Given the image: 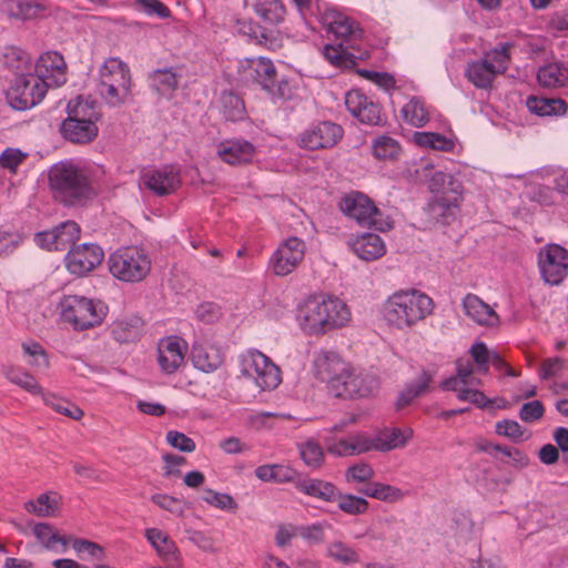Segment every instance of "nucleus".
<instances>
[{
  "label": "nucleus",
  "instance_id": "52",
  "mask_svg": "<svg viewBox=\"0 0 568 568\" xmlns=\"http://www.w3.org/2000/svg\"><path fill=\"white\" fill-rule=\"evenodd\" d=\"M290 414L260 412L246 416V425L254 430L272 429L275 424L273 419H292Z\"/></svg>",
  "mask_w": 568,
  "mask_h": 568
},
{
  "label": "nucleus",
  "instance_id": "2",
  "mask_svg": "<svg viewBox=\"0 0 568 568\" xmlns=\"http://www.w3.org/2000/svg\"><path fill=\"white\" fill-rule=\"evenodd\" d=\"M352 314L347 304L329 294H312L302 298L295 308V322L311 336H321L346 326Z\"/></svg>",
  "mask_w": 568,
  "mask_h": 568
},
{
  "label": "nucleus",
  "instance_id": "64",
  "mask_svg": "<svg viewBox=\"0 0 568 568\" xmlns=\"http://www.w3.org/2000/svg\"><path fill=\"white\" fill-rule=\"evenodd\" d=\"M374 476V470L369 464L358 463L346 469L345 478L347 483H366Z\"/></svg>",
  "mask_w": 568,
  "mask_h": 568
},
{
  "label": "nucleus",
  "instance_id": "4",
  "mask_svg": "<svg viewBox=\"0 0 568 568\" xmlns=\"http://www.w3.org/2000/svg\"><path fill=\"white\" fill-rule=\"evenodd\" d=\"M67 114L60 128L67 141L85 145L98 138L102 112L97 101L79 95L68 102Z\"/></svg>",
  "mask_w": 568,
  "mask_h": 568
},
{
  "label": "nucleus",
  "instance_id": "13",
  "mask_svg": "<svg viewBox=\"0 0 568 568\" xmlns=\"http://www.w3.org/2000/svg\"><path fill=\"white\" fill-rule=\"evenodd\" d=\"M341 211L363 226H374L379 231L392 227L389 221L381 219L382 213L374 202L365 194L353 192L346 194L339 202Z\"/></svg>",
  "mask_w": 568,
  "mask_h": 568
},
{
  "label": "nucleus",
  "instance_id": "43",
  "mask_svg": "<svg viewBox=\"0 0 568 568\" xmlns=\"http://www.w3.org/2000/svg\"><path fill=\"white\" fill-rule=\"evenodd\" d=\"M38 541L48 550L64 552L68 540L48 524L38 523Z\"/></svg>",
  "mask_w": 568,
  "mask_h": 568
},
{
  "label": "nucleus",
  "instance_id": "63",
  "mask_svg": "<svg viewBox=\"0 0 568 568\" xmlns=\"http://www.w3.org/2000/svg\"><path fill=\"white\" fill-rule=\"evenodd\" d=\"M233 29L237 34L246 37L250 40H258L264 37L263 29L251 19H236Z\"/></svg>",
  "mask_w": 568,
  "mask_h": 568
},
{
  "label": "nucleus",
  "instance_id": "57",
  "mask_svg": "<svg viewBox=\"0 0 568 568\" xmlns=\"http://www.w3.org/2000/svg\"><path fill=\"white\" fill-rule=\"evenodd\" d=\"M329 527L327 521H317L311 525L297 526V536L308 544H321L325 538V529Z\"/></svg>",
  "mask_w": 568,
  "mask_h": 568
},
{
  "label": "nucleus",
  "instance_id": "1",
  "mask_svg": "<svg viewBox=\"0 0 568 568\" xmlns=\"http://www.w3.org/2000/svg\"><path fill=\"white\" fill-rule=\"evenodd\" d=\"M105 170L101 164L84 159H70L53 164L49 183L61 200L69 205L80 204L94 194V184L103 179Z\"/></svg>",
  "mask_w": 568,
  "mask_h": 568
},
{
  "label": "nucleus",
  "instance_id": "12",
  "mask_svg": "<svg viewBox=\"0 0 568 568\" xmlns=\"http://www.w3.org/2000/svg\"><path fill=\"white\" fill-rule=\"evenodd\" d=\"M509 45L501 44L487 52L481 60L470 62L465 71L469 82L476 88L487 89L491 85L495 77L508 68Z\"/></svg>",
  "mask_w": 568,
  "mask_h": 568
},
{
  "label": "nucleus",
  "instance_id": "30",
  "mask_svg": "<svg viewBox=\"0 0 568 568\" xmlns=\"http://www.w3.org/2000/svg\"><path fill=\"white\" fill-rule=\"evenodd\" d=\"M463 310L470 321L480 326L496 327L499 324L498 314L475 294H467L463 298Z\"/></svg>",
  "mask_w": 568,
  "mask_h": 568
},
{
  "label": "nucleus",
  "instance_id": "46",
  "mask_svg": "<svg viewBox=\"0 0 568 568\" xmlns=\"http://www.w3.org/2000/svg\"><path fill=\"white\" fill-rule=\"evenodd\" d=\"M221 110L223 116L229 121H241L245 116L243 100L232 92H224L221 97Z\"/></svg>",
  "mask_w": 568,
  "mask_h": 568
},
{
  "label": "nucleus",
  "instance_id": "3",
  "mask_svg": "<svg viewBox=\"0 0 568 568\" xmlns=\"http://www.w3.org/2000/svg\"><path fill=\"white\" fill-rule=\"evenodd\" d=\"M434 310L433 300L415 288L398 290L382 305L386 324L395 329L406 331L424 321Z\"/></svg>",
  "mask_w": 568,
  "mask_h": 568
},
{
  "label": "nucleus",
  "instance_id": "6",
  "mask_svg": "<svg viewBox=\"0 0 568 568\" xmlns=\"http://www.w3.org/2000/svg\"><path fill=\"white\" fill-rule=\"evenodd\" d=\"M481 381L473 376V367L468 362L457 363V374L442 383L444 390L456 393V397L460 402H467L478 408L494 407L497 409H507L509 403L505 398L489 399L478 389Z\"/></svg>",
  "mask_w": 568,
  "mask_h": 568
},
{
  "label": "nucleus",
  "instance_id": "44",
  "mask_svg": "<svg viewBox=\"0 0 568 568\" xmlns=\"http://www.w3.org/2000/svg\"><path fill=\"white\" fill-rule=\"evenodd\" d=\"M361 493L369 498L385 503H396L404 497L399 488L383 483H372L364 489H361Z\"/></svg>",
  "mask_w": 568,
  "mask_h": 568
},
{
  "label": "nucleus",
  "instance_id": "10",
  "mask_svg": "<svg viewBox=\"0 0 568 568\" xmlns=\"http://www.w3.org/2000/svg\"><path fill=\"white\" fill-rule=\"evenodd\" d=\"M432 193L429 203L432 212L443 219L453 216L459 210L463 201V185L450 174L435 172L428 184Z\"/></svg>",
  "mask_w": 568,
  "mask_h": 568
},
{
  "label": "nucleus",
  "instance_id": "42",
  "mask_svg": "<svg viewBox=\"0 0 568 568\" xmlns=\"http://www.w3.org/2000/svg\"><path fill=\"white\" fill-rule=\"evenodd\" d=\"M432 374L423 371L412 383L407 384L406 387L400 392L397 406L404 407L409 405L416 397L424 394L432 382Z\"/></svg>",
  "mask_w": 568,
  "mask_h": 568
},
{
  "label": "nucleus",
  "instance_id": "5",
  "mask_svg": "<svg viewBox=\"0 0 568 568\" xmlns=\"http://www.w3.org/2000/svg\"><path fill=\"white\" fill-rule=\"evenodd\" d=\"M61 320L75 331H85L102 324L108 306L101 300L83 295H64L58 305Z\"/></svg>",
  "mask_w": 568,
  "mask_h": 568
},
{
  "label": "nucleus",
  "instance_id": "16",
  "mask_svg": "<svg viewBox=\"0 0 568 568\" xmlns=\"http://www.w3.org/2000/svg\"><path fill=\"white\" fill-rule=\"evenodd\" d=\"M538 270L549 285H559L568 275V251L559 244H547L538 252Z\"/></svg>",
  "mask_w": 568,
  "mask_h": 568
},
{
  "label": "nucleus",
  "instance_id": "48",
  "mask_svg": "<svg viewBox=\"0 0 568 568\" xmlns=\"http://www.w3.org/2000/svg\"><path fill=\"white\" fill-rule=\"evenodd\" d=\"M62 508V497L58 491L47 490L38 495V517H57Z\"/></svg>",
  "mask_w": 568,
  "mask_h": 568
},
{
  "label": "nucleus",
  "instance_id": "56",
  "mask_svg": "<svg viewBox=\"0 0 568 568\" xmlns=\"http://www.w3.org/2000/svg\"><path fill=\"white\" fill-rule=\"evenodd\" d=\"M43 400L47 406L71 419L79 420L83 416V410L68 399L52 395L43 397Z\"/></svg>",
  "mask_w": 568,
  "mask_h": 568
},
{
  "label": "nucleus",
  "instance_id": "11",
  "mask_svg": "<svg viewBox=\"0 0 568 568\" xmlns=\"http://www.w3.org/2000/svg\"><path fill=\"white\" fill-rule=\"evenodd\" d=\"M355 422V417L343 419L334 426L323 429L320 438L328 454L337 457L356 456L369 452L368 434L356 433L347 437H337L336 434Z\"/></svg>",
  "mask_w": 568,
  "mask_h": 568
},
{
  "label": "nucleus",
  "instance_id": "49",
  "mask_svg": "<svg viewBox=\"0 0 568 568\" xmlns=\"http://www.w3.org/2000/svg\"><path fill=\"white\" fill-rule=\"evenodd\" d=\"M335 503H337L341 511L349 516L363 515L368 509V501L365 498L352 494H343L339 490Z\"/></svg>",
  "mask_w": 568,
  "mask_h": 568
},
{
  "label": "nucleus",
  "instance_id": "61",
  "mask_svg": "<svg viewBox=\"0 0 568 568\" xmlns=\"http://www.w3.org/2000/svg\"><path fill=\"white\" fill-rule=\"evenodd\" d=\"M566 369V361L561 357H551L545 359L538 371L539 378L547 381L559 376Z\"/></svg>",
  "mask_w": 568,
  "mask_h": 568
},
{
  "label": "nucleus",
  "instance_id": "34",
  "mask_svg": "<svg viewBox=\"0 0 568 568\" xmlns=\"http://www.w3.org/2000/svg\"><path fill=\"white\" fill-rule=\"evenodd\" d=\"M412 140L420 148L443 152L454 151L457 145V139L453 133L443 134L437 132L417 131L414 132Z\"/></svg>",
  "mask_w": 568,
  "mask_h": 568
},
{
  "label": "nucleus",
  "instance_id": "45",
  "mask_svg": "<svg viewBox=\"0 0 568 568\" xmlns=\"http://www.w3.org/2000/svg\"><path fill=\"white\" fill-rule=\"evenodd\" d=\"M373 155L378 160H395L400 154V144L388 135H379L372 141Z\"/></svg>",
  "mask_w": 568,
  "mask_h": 568
},
{
  "label": "nucleus",
  "instance_id": "55",
  "mask_svg": "<svg viewBox=\"0 0 568 568\" xmlns=\"http://www.w3.org/2000/svg\"><path fill=\"white\" fill-rule=\"evenodd\" d=\"M151 500L154 505L175 517H183L187 509V504L183 499L166 494H154Z\"/></svg>",
  "mask_w": 568,
  "mask_h": 568
},
{
  "label": "nucleus",
  "instance_id": "7",
  "mask_svg": "<svg viewBox=\"0 0 568 568\" xmlns=\"http://www.w3.org/2000/svg\"><path fill=\"white\" fill-rule=\"evenodd\" d=\"M110 274L123 283L142 282L151 271V258L141 246H123L111 253L106 261Z\"/></svg>",
  "mask_w": 568,
  "mask_h": 568
},
{
  "label": "nucleus",
  "instance_id": "24",
  "mask_svg": "<svg viewBox=\"0 0 568 568\" xmlns=\"http://www.w3.org/2000/svg\"><path fill=\"white\" fill-rule=\"evenodd\" d=\"M348 365L338 354L326 351L316 353L313 361L315 376L327 384L329 392L333 390L334 384L341 379Z\"/></svg>",
  "mask_w": 568,
  "mask_h": 568
},
{
  "label": "nucleus",
  "instance_id": "20",
  "mask_svg": "<svg viewBox=\"0 0 568 568\" xmlns=\"http://www.w3.org/2000/svg\"><path fill=\"white\" fill-rule=\"evenodd\" d=\"M104 257L103 250L93 243L73 246L65 256V265L70 273L85 275L93 271Z\"/></svg>",
  "mask_w": 568,
  "mask_h": 568
},
{
  "label": "nucleus",
  "instance_id": "47",
  "mask_svg": "<svg viewBox=\"0 0 568 568\" xmlns=\"http://www.w3.org/2000/svg\"><path fill=\"white\" fill-rule=\"evenodd\" d=\"M256 14L266 23L276 24L283 20L284 8L278 0H256Z\"/></svg>",
  "mask_w": 568,
  "mask_h": 568
},
{
  "label": "nucleus",
  "instance_id": "15",
  "mask_svg": "<svg viewBox=\"0 0 568 568\" xmlns=\"http://www.w3.org/2000/svg\"><path fill=\"white\" fill-rule=\"evenodd\" d=\"M67 82V64L57 51H48L38 58V104L48 89H55Z\"/></svg>",
  "mask_w": 568,
  "mask_h": 568
},
{
  "label": "nucleus",
  "instance_id": "39",
  "mask_svg": "<svg viewBox=\"0 0 568 568\" xmlns=\"http://www.w3.org/2000/svg\"><path fill=\"white\" fill-rule=\"evenodd\" d=\"M526 105L531 113L539 116L560 115L567 110V104L561 99L534 95L527 98Z\"/></svg>",
  "mask_w": 568,
  "mask_h": 568
},
{
  "label": "nucleus",
  "instance_id": "14",
  "mask_svg": "<svg viewBox=\"0 0 568 568\" xmlns=\"http://www.w3.org/2000/svg\"><path fill=\"white\" fill-rule=\"evenodd\" d=\"M378 387L379 382L374 374L348 365L341 379L334 384L331 393L342 398H361L373 395Z\"/></svg>",
  "mask_w": 568,
  "mask_h": 568
},
{
  "label": "nucleus",
  "instance_id": "17",
  "mask_svg": "<svg viewBox=\"0 0 568 568\" xmlns=\"http://www.w3.org/2000/svg\"><path fill=\"white\" fill-rule=\"evenodd\" d=\"M306 245L303 240L291 236L280 243L268 261V268L276 276L291 274L303 261Z\"/></svg>",
  "mask_w": 568,
  "mask_h": 568
},
{
  "label": "nucleus",
  "instance_id": "51",
  "mask_svg": "<svg viewBox=\"0 0 568 568\" xmlns=\"http://www.w3.org/2000/svg\"><path fill=\"white\" fill-rule=\"evenodd\" d=\"M202 500L216 509L235 513L239 508L236 500L226 493H219L211 488L203 490Z\"/></svg>",
  "mask_w": 568,
  "mask_h": 568
},
{
  "label": "nucleus",
  "instance_id": "59",
  "mask_svg": "<svg viewBox=\"0 0 568 568\" xmlns=\"http://www.w3.org/2000/svg\"><path fill=\"white\" fill-rule=\"evenodd\" d=\"M495 432L497 435L507 437L513 442H521L525 439L524 428L514 419H503L497 422Z\"/></svg>",
  "mask_w": 568,
  "mask_h": 568
},
{
  "label": "nucleus",
  "instance_id": "50",
  "mask_svg": "<svg viewBox=\"0 0 568 568\" xmlns=\"http://www.w3.org/2000/svg\"><path fill=\"white\" fill-rule=\"evenodd\" d=\"M1 61L4 67L14 72L17 78L20 74H26L24 71L28 68L29 57L19 48L8 47L3 51Z\"/></svg>",
  "mask_w": 568,
  "mask_h": 568
},
{
  "label": "nucleus",
  "instance_id": "22",
  "mask_svg": "<svg viewBox=\"0 0 568 568\" xmlns=\"http://www.w3.org/2000/svg\"><path fill=\"white\" fill-rule=\"evenodd\" d=\"M345 105L359 122L369 125L383 124L381 106L359 90H351L345 95Z\"/></svg>",
  "mask_w": 568,
  "mask_h": 568
},
{
  "label": "nucleus",
  "instance_id": "25",
  "mask_svg": "<svg viewBox=\"0 0 568 568\" xmlns=\"http://www.w3.org/2000/svg\"><path fill=\"white\" fill-rule=\"evenodd\" d=\"M216 154L226 164L242 165L255 159L256 148L244 139H229L216 145Z\"/></svg>",
  "mask_w": 568,
  "mask_h": 568
},
{
  "label": "nucleus",
  "instance_id": "36",
  "mask_svg": "<svg viewBox=\"0 0 568 568\" xmlns=\"http://www.w3.org/2000/svg\"><path fill=\"white\" fill-rule=\"evenodd\" d=\"M325 555L334 562L352 566L359 562V552L351 544L342 539H333L325 547Z\"/></svg>",
  "mask_w": 568,
  "mask_h": 568
},
{
  "label": "nucleus",
  "instance_id": "53",
  "mask_svg": "<svg viewBox=\"0 0 568 568\" xmlns=\"http://www.w3.org/2000/svg\"><path fill=\"white\" fill-rule=\"evenodd\" d=\"M178 82V75L172 69L156 70L152 74V87L164 97L172 94Z\"/></svg>",
  "mask_w": 568,
  "mask_h": 568
},
{
  "label": "nucleus",
  "instance_id": "35",
  "mask_svg": "<svg viewBox=\"0 0 568 568\" xmlns=\"http://www.w3.org/2000/svg\"><path fill=\"white\" fill-rule=\"evenodd\" d=\"M143 331V321L139 316H129L112 324L111 334L120 343H131L140 338Z\"/></svg>",
  "mask_w": 568,
  "mask_h": 568
},
{
  "label": "nucleus",
  "instance_id": "21",
  "mask_svg": "<svg viewBox=\"0 0 568 568\" xmlns=\"http://www.w3.org/2000/svg\"><path fill=\"white\" fill-rule=\"evenodd\" d=\"M144 187L163 196L175 192L181 185L179 171L171 165L144 170L141 175Z\"/></svg>",
  "mask_w": 568,
  "mask_h": 568
},
{
  "label": "nucleus",
  "instance_id": "18",
  "mask_svg": "<svg viewBox=\"0 0 568 568\" xmlns=\"http://www.w3.org/2000/svg\"><path fill=\"white\" fill-rule=\"evenodd\" d=\"M189 344L176 335L159 339L156 346V364L163 374L172 375L184 364Z\"/></svg>",
  "mask_w": 568,
  "mask_h": 568
},
{
  "label": "nucleus",
  "instance_id": "62",
  "mask_svg": "<svg viewBox=\"0 0 568 568\" xmlns=\"http://www.w3.org/2000/svg\"><path fill=\"white\" fill-rule=\"evenodd\" d=\"M6 10L10 17L21 20L31 19L36 16V7L31 2L20 0L7 2Z\"/></svg>",
  "mask_w": 568,
  "mask_h": 568
},
{
  "label": "nucleus",
  "instance_id": "58",
  "mask_svg": "<svg viewBox=\"0 0 568 568\" xmlns=\"http://www.w3.org/2000/svg\"><path fill=\"white\" fill-rule=\"evenodd\" d=\"M322 54L325 60L335 67H346L353 57L347 52L342 42L336 45L326 44L322 50Z\"/></svg>",
  "mask_w": 568,
  "mask_h": 568
},
{
  "label": "nucleus",
  "instance_id": "19",
  "mask_svg": "<svg viewBox=\"0 0 568 568\" xmlns=\"http://www.w3.org/2000/svg\"><path fill=\"white\" fill-rule=\"evenodd\" d=\"M343 136L341 125L323 121L310 125L298 139V144L307 150L327 149L334 146Z\"/></svg>",
  "mask_w": 568,
  "mask_h": 568
},
{
  "label": "nucleus",
  "instance_id": "41",
  "mask_svg": "<svg viewBox=\"0 0 568 568\" xmlns=\"http://www.w3.org/2000/svg\"><path fill=\"white\" fill-rule=\"evenodd\" d=\"M537 79L546 88L562 87L568 82V68L557 63L547 64L538 70Z\"/></svg>",
  "mask_w": 568,
  "mask_h": 568
},
{
  "label": "nucleus",
  "instance_id": "32",
  "mask_svg": "<svg viewBox=\"0 0 568 568\" xmlns=\"http://www.w3.org/2000/svg\"><path fill=\"white\" fill-rule=\"evenodd\" d=\"M191 357L194 367L205 373L216 371L224 361V355L220 347L203 343L193 345Z\"/></svg>",
  "mask_w": 568,
  "mask_h": 568
},
{
  "label": "nucleus",
  "instance_id": "60",
  "mask_svg": "<svg viewBox=\"0 0 568 568\" xmlns=\"http://www.w3.org/2000/svg\"><path fill=\"white\" fill-rule=\"evenodd\" d=\"M72 548L84 559L100 560L103 557V548L100 545L85 539H74Z\"/></svg>",
  "mask_w": 568,
  "mask_h": 568
},
{
  "label": "nucleus",
  "instance_id": "9",
  "mask_svg": "<svg viewBox=\"0 0 568 568\" xmlns=\"http://www.w3.org/2000/svg\"><path fill=\"white\" fill-rule=\"evenodd\" d=\"M129 68L118 58L104 61L100 69L98 93L109 106H120L130 98Z\"/></svg>",
  "mask_w": 568,
  "mask_h": 568
},
{
  "label": "nucleus",
  "instance_id": "26",
  "mask_svg": "<svg viewBox=\"0 0 568 568\" xmlns=\"http://www.w3.org/2000/svg\"><path fill=\"white\" fill-rule=\"evenodd\" d=\"M348 246L358 258L367 262L378 260L386 253L384 240L371 232L353 235L348 240Z\"/></svg>",
  "mask_w": 568,
  "mask_h": 568
},
{
  "label": "nucleus",
  "instance_id": "37",
  "mask_svg": "<svg viewBox=\"0 0 568 568\" xmlns=\"http://www.w3.org/2000/svg\"><path fill=\"white\" fill-rule=\"evenodd\" d=\"M469 354L474 363L468 359H458V362H468L473 367V375L475 373L486 375L489 372L490 363H501V358L496 352H490L483 342H476L471 345Z\"/></svg>",
  "mask_w": 568,
  "mask_h": 568
},
{
  "label": "nucleus",
  "instance_id": "29",
  "mask_svg": "<svg viewBox=\"0 0 568 568\" xmlns=\"http://www.w3.org/2000/svg\"><path fill=\"white\" fill-rule=\"evenodd\" d=\"M412 428H384L374 435L368 434L369 452H389L402 448L412 439Z\"/></svg>",
  "mask_w": 568,
  "mask_h": 568
},
{
  "label": "nucleus",
  "instance_id": "27",
  "mask_svg": "<svg viewBox=\"0 0 568 568\" xmlns=\"http://www.w3.org/2000/svg\"><path fill=\"white\" fill-rule=\"evenodd\" d=\"M145 538L156 551L158 556L166 562L169 568H179L181 565V552L173 539L162 529L148 528Z\"/></svg>",
  "mask_w": 568,
  "mask_h": 568
},
{
  "label": "nucleus",
  "instance_id": "23",
  "mask_svg": "<svg viewBox=\"0 0 568 568\" xmlns=\"http://www.w3.org/2000/svg\"><path fill=\"white\" fill-rule=\"evenodd\" d=\"M80 226L73 221H65L51 231L38 232V245L48 251H63L79 240Z\"/></svg>",
  "mask_w": 568,
  "mask_h": 568
},
{
  "label": "nucleus",
  "instance_id": "33",
  "mask_svg": "<svg viewBox=\"0 0 568 568\" xmlns=\"http://www.w3.org/2000/svg\"><path fill=\"white\" fill-rule=\"evenodd\" d=\"M295 487L302 494L325 503H335L338 497V488L334 484L317 478L298 479Z\"/></svg>",
  "mask_w": 568,
  "mask_h": 568
},
{
  "label": "nucleus",
  "instance_id": "54",
  "mask_svg": "<svg viewBox=\"0 0 568 568\" xmlns=\"http://www.w3.org/2000/svg\"><path fill=\"white\" fill-rule=\"evenodd\" d=\"M298 450L303 462L311 468H317L324 462L323 448L314 439H308L300 444Z\"/></svg>",
  "mask_w": 568,
  "mask_h": 568
},
{
  "label": "nucleus",
  "instance_id": "8",
  "mask_svg": "<svg viewBox=\"0 0 568 568\" xmlns=\"http://www.w3.org/2000/svg\"><path fill=\"white\" fill-rule=\"evenodd\" d=\"M237 361L241 376L253 383L260 390H273L281 384L280 367L258 349H246L239 355Z\"/></svg>",
  "mask_w": 568,
  "mask_h": 568
},
{
  "label": "nucleus",
  "instance_id": "31",
  "mask_svg": "<svg viewBox=\"0 0 568 568\" xmlns=\"http://www.w3.org/2000/svg\"><path fill=\"white\" fill-rule=\"evenodd\" d=\"M30 75L20 74L7 91V101L14 110L23 111L36 105V83H30L28 80Z\"/></svg>",
  "mask_w": 568,
  "mask_h": 568
},
{
  "label": "nucleus",
  "instance_id": "38",
  "mask_svg": "<svg viewBox=\"0 0 568 568\" xmlns=\"http://www.w3.org/2000/svg\"><path fill=\"white\" fill-rule=\"evenodd\" d=\"M327 30L341 39L357 38L361 34L356 22L347 16L331 11L326 16Z\"/></svg>",
  "mask_w": 568,
  "mask_h": 568
},
{
  "label": "nucleus",
  "instance_id": "28",
  "mask_svg": "<svg viewBox=\"0 0 568 568\" xmlns=\"http://www.w3.org/2000/svg\"><path fill=\"white\" fill-rule=\"evenodd\" d=\"M241 72L243 78L251 80L263 90H270L276 75V70L270 59L257 57L245 59L241 62Z\"/></svg>",
  "mask_w": 568,
  "mask_h": 568
},
{
  "label": "nucleus",
  "instance_id": "40",
  "mask_svg": "<svg viewBox=\"0 0 568 568\" xmlns=\"http://www.w3.org/2000/svg\"><path fill=\"white\" fill-rule=\"evenodd\" d=\"M403 120L412 126L422 128L430 120V111L419 98H412L400 110Z\"/></svg>",
  "mask_w": 568,
  "mask_h": 568
}]
</instances>
